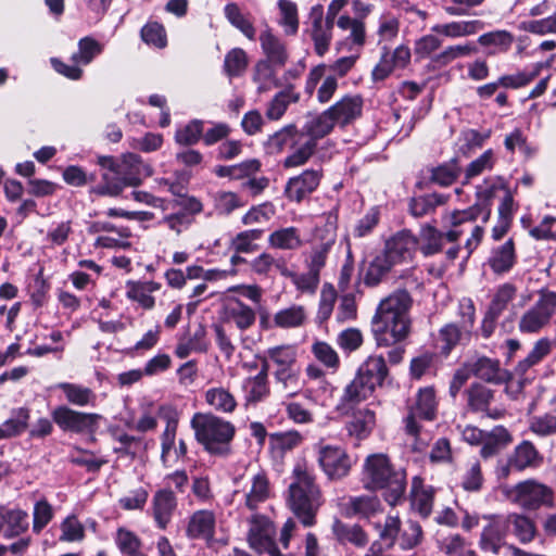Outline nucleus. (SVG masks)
<instances>
[{
  "label": "nucleus",
  "instance_id": "1",
  "mask_svg": "<svg viewBox=\"0 0 556 556\" xmlns=\"http://www.w3.org/2000/svg\"><path fill=\"white\" fill-rule=\"evenodd\" d=\"M412 305L413 299L404 289L396 290L380 301L372 318V330L378 345L390 346L408 338Z\"/></svg>",
  "mask_w": 556,
  "mask_h": 556
},
{
  "label": "nucleus",
  "instance_id": "2",
  "mask_svg": "<svg viewBox=\"0 0 556 556\" xmlns=\"http://www.w3.org/2000/svg\"><path fill=\"white\" fill-rule=\"evenodd\" d=\"M292 482L288 489V504L305 527L315 523L321 505V492L316 483L313 466L304 458L298 459L292 469Z\"/></svg>",
  "mask_w": 556,
  "mask_h": 556
},
{
  "label": "nucleus",
  "instance_id": "3",
  "mask_svg": "<svg viewBox=\"0 0 556 556\" xmlns=\"http://www.w3.org/2000/svg\"><path fill=\"white\" fill-rule=\"evenodd\" d=\"M368 491L384 490V500L392 506L403 497L406 489L405 471L395 469L382 453L368 455L363 464L362 479Z\"/></svg>",
  "mask_w": 556,
  "mask_h": 556
},
{
  "label": "nucleus",
  "instance_id": "4",
  "mask_svg": "<svg viewBox=\"0 0 556 556\" xmlns=\"http://www.w3.org/2000/svg\"><path fill=\"white\" fill-rule=\"evenodd\" d=\"M195 440L213 455L227 456L236 433L235 426L212 413H195L190 421Z\"/></svg>",
  "mask_w": 556,
  "mask_h": 556
},
{
  "label": "nucleus",
  "instance_id": "5",
  "mask_svg": "<svg viewBox=\"0 0 556 556\" xmlns=\"http://www.w3.org/2000/svg\"><path fill=\"white\" fill-rule=\"evenodd\" d=\"M151 175L152 168L150 165L144 164L139 155L128 153L119 162L117 176L104 175L103 184L92 186L90 194L115 198L123 192L125 187L139 186L144 178Z\"/></svg>",
  "mask_w": 556,
  "mask_h": 556
},
{
  "label": "nucleus",
  "instance_id": "6",
  "mask_svg": "<svg viewBox=\"0 0 556 556\" xmlns=\"http://www.w3.org/2000/svg\"><path fill=\"white\" fill-rule=\"evenodd\" d=\"M334 125L327 110L307 121L301 129L304 141L282 161V166L293 168L306 164L316 151L317 141L329 135Z\"/></svg>",
  "mask_w": 556,
  "mask_h": 556
},
{
  "label": "nucleus",
  "instance_id": "7",
  "mask_svg": "<svg viewBox=\"0 0 556 556\" xmlns=\"http://www.w3.org/2000/svg\"><path fill=\"white\" fill-rule=\"evenodd\" d=\"M556 314V292L549 289L538 291V299L518 320L521 333L534 334L548 327Z\"/></svg>",
  "mask_w": 556,
  "mask_h": 556
},
{
  "label": "nucleus",
  "instance_id": "8",
  "mask_svg": "<svg viewBox=\"0 0 556 556\" xmlns=\"http://www.w3.org/2000/svg\"><path fill=\"white\" fill-rule=\"evenodd\" d=\"M267 359L275 367L273 372L276 383L285 391L295 389L299 384L298 348L293 344H280L267 349Z\"/></svg>",
  "mask_w": 556,
  "mask_h": 556
},
{
  "label": "nucleus",
  "instance_id": "9",
  "mask_svg": "<svg viewBox=\"0 0 556 556\" xmlns=\"http://www.w3.org/2000/svg\"><path fill=\"white\" fill-rule=\"evenodd\" d=\"M507 522L502 517H490L489 523L483 527L479 539V547L483 553L498 556H542L525 552L515 545L507 544Z\"/></svg>",
  "mask_w": 556,
  "mask_h": 556
},
{
  "label": "nucleus",
  "instance_id": "10",
  "mask_svg": "<svg viewBox=\"0 0 556 556\" xmlns=\"http://www.w3.org/2000/svg\"><path fill=\"white\" fill-rule=\"evenodd\" d=\"M315 451L317 464L329 480L339 481L350 475L354 460L343 446L319 442Z\"/></svg>",
  "mask_w": 556,
  "mask_h": 556
},
{
  "label": "nucleus",
  "instance_id": "11",
  "mask_svg": "<svg viewBox=\"0 0 556 556\" xmlns=\"http://www.w3.org/2000/svg\"><path fill=\"white\" fill-rule=\"evenodd\" d=\"M507 496L511 502L528 510L554 505L553 489L535 479H527L517 483L508 490Z\"/></svg>",
  "mask_w": 556,
  "mask_h": 556
},
{
  "label": "nucleus",
  "instance_id": "12",
  "mask_svg": "<svg viewBox=\"0 0 556 556\" xmlns=\"http://www.w3.org/2000/svg\"><path fill=\"white\" fill-rule=\"evenodd\" d=\"M543 463V456L529 441L523 440L517 444L505 462L497 463L495 473L498 479L504 480L509 477L511 471H525L529 468H538Z\"/></svg>",
  "mask_w": 556,
  "mask_h": 556
},
{
  "label": "nucleus",
  "instance_id": "13",
  "mask_svg": "<svg viewBox=\"0 0 556 556\" xmlns=\"http://www.w3.org/2000/svg\"><path fill=\"white\" fill-rule=\"evenodd\" d=\"M51 417L62 431L76 434L94 432L101 419L99 414L76 410L67 405L54 407Z\"/></svg>",
  "mask_w": 556,
  "mask_h": 556
},
{
  "label": "nucleus",
  "instance_id": "14",
  "mask_svg": "<svg viewBox=\"0 0 556 556\" xmlns=\"http://www.w3.org/2000/svg\"><path fill=\"white\" fill-rule=\"evenodd\" d=\"M275 527L273 522L263 515H253L250 519L248 541L257 553H266L269 556H283L275 544Z\"/></svg>",
  "mask_w": 556,
  "mask_h": 556
},
{
  "label": "nucleus",
  "instance_id": "15",
  "mask_svg": "<svg viewBox=\"0 0 556 556\" xmlns=\"http://www.w3.org/2000/svg\"><path fill=\"white\" fill-rule=\"evenodd\" d=\"M270 482L264 470L250 472L245 478L242 489H237L235 494L241 496L244 506L250 510H255L270 497Z\"/></svg>",
  "mask_w": 556,
  "mask_h": 556
},
{
  "label": "nucleus",
  "instance_id": "16",
  "mask_svg": "<svg viewBox=\"0 0 556 556\" xmlns=\"http://www.w3.org/2000/svg\"><path fill=\"white\" fill-rule=\"evenodd\" d=\"M437 413V401L434 390L432 388L421 389L417 396L416 405L409 410L405 418V430L409 435L419 439L421 435L420 426L417 418L425 420H433Z\"/></svg>",
  "mask_w": 556,
  "mask_h": 556
},
{
  "label": "nucleus",
  "instance_id": "17",
  "mask_svg": "<svg viewBox=\"0 0 556 556\" xmlns=\"http://www.w3.org/2000/svg\"><path fill=\"white\" fill-rule=\"evenodd\" d=\"M324 177L321 168H307L301 174L290 177L285 186L283 194L290 202L301 203L315 192Z\"/></svg>",
  "mask_w": 556,
  "mask_h": 556
},
{
  "label": "nucleus",
  "instance_id": "18",
  "mask_svg": "<svg viewBox=\"0 0 556 556\" xmlns=\"http://www.w3.org/2000/svg\"><path fill=\"white\" fill-rule=\"evenodd\" d=\"M308 20L309 27L306 33L314 42L315 52L323 56L331 43L333 22L325 18L324 8L320 4L312 7Z\"/></svg>",
  "mask_w": 556,
  "mask_h": 556
},
{
  "label": "nucleus",
  "instance_id": "19",
  "mask_svg": "<svg viewBox=\"0 0 556 556\" xmlns=\"http://www.w3.org/2000/svg\"><path fill=\"white\" fill-rule=\"evenodd\" d=\"M418 248V238L409 230L393 235L384 247V253L397 265L413 260Z\"/></svg>",
  "mask_w": 556,
  "mask_h": 556
},
{
  "label": "nucleus",
  "instance_id": "20",
  "mask_svg": "<svg viewBox=\"0 0 556 556\" xmlns=\"http://www.w3.org/2000/svg\"><path fill=\"white\" fill-rule=\"evenodd\" d=\"M475 377L494 384L507 383L511 379L508 370L501 367L500 362L488 356H477L467 361Z\"/></svg>",
  "mask_w": 556,
  "mask_h": 556
},
{
  "label": "nucleus",
  "instance_id": "21",
  "mask_svg": "<svg viewBox=\"0 0 556 556\" xmlns=\"http://www.w3.org/2000/svg\"><path fill=\"white\" fill-rule=\"evenodd\" d=\"M375 390L376 388L356 372L354 379L344 388L337 410L349 415L356 405L371 396Z\"/></svg>",
  "mask_w": 556,
  "mask_h": 556
},
{
  "label": "nucleus",
  "instance_id": "22",
  "mask_svg": "<svg viewBox=\"0 0 556 556\" xmlns=\"http://www.w3.org/2000/svg\"><path fill=\"white\" fill-rule=\"evenodd\" d=\"M216 517L214 511L200 509L194 511L188 521L186 535L192 540H204L208 545L214 541Z\"/></svg>",
  "mask_w": 556,
  "mask_h": 556
},
{
  "label": "nucleus",
  "instance_id": "23",
  "mask_svg": "<svg viewBox=\"0 0 556 556\" xmlns=\"http://www.w3.org/2000/svg\"><path fill=\"white\" fill-rule=\"evenodd\" d=\"M363 98L359 94H348L327 109L336 125L342 127L351 124L362 115Z\"/></svg>",
  "mask_w": 556,
  "mask_h": 556
},
{
  "label": "nucleus",
  "instance_id": "24",
  "mask_svg": "<svg viewBox=\"0 0 556 556\" xmlns=\"http://www.w3.org/2000/svg\"><path fill=\"white\" fill-rule=\"evenodd\" d=\"M303 141L301 129L295 124H288L267 138L265 149L269 154L280 153L287 148L294 151Z\"/></svg>",
  "mask_w": 556,
  "mask_h": 556
},
{
  "label": "nucleus",
  "instance_id": "25",
  "mask_svg": "<svg viewBox=\"0 0 556 556\" xmlns=\"http://www.w3.org/2000/svg\"><path fill=\"white\" fill-rule=\"evenodd\" d=\"M481 214L480 204H473L466 210L451 213L448 216L450 229L445 232V239L450 242L457 241L463 233L469 231L471 225L477 222Z\"/></svg>",
  "mask_w": 556,
  "mask_h": 556
},
{
  "label": "nucleus",
  "instance_id": "26",
  "mask_svg": "<svg viewBox=\"0 0 556 556\" xmlns=\"http://www.w3.org/2000/svg\"><path fill=\"white\" fill-rule=\"evenodd\" d=\"M467 397V406L470 410L476 413H484L492 418H498L500 413L490 410V405L494 400V391L489 387L473 382L465 392Z\"/></svg>",
  "mask_w": 556,
  "mask_h": 556
},
{
  "label": "nucleus",
  "instance_id": "27",
  "mask_svg": "<svg viewBox=\"0 0 556 556\" xmlns=\"http://www.w3.org/2000/svg\"><path fill=\"white\" fill-rule=\"evenodd\" d=\"M177 508V500L170 490L157 491L152 500V515L156 526L165 529Z\"/></svg>",
  "mask_w": 556,
  "mask_h": 556
},
{
  "label": "nucleus",
  "instance_id": "28",
  "mask_svg": "<svg viewBox=\"0 0 556 556\" xmlns=\"http://www.w3.org/2000/svg\"><path fill=\"white\" fill-rule=\"evenodd\" d=\"M29 527L28 514L22 509L0 508V532L3 536L13 539L27 531Z\"/></svg>",
  "mask_w": 556,
  "mask_h": 556
},
{
  "label": "nucleus",
  "instance_id": "29",
  "mask_svg": "<svg viewBox=\"0 0 556 556\" xmlns=\"http://www.w3.org/2000/svg\"><path fill=\"white\" fill-rule=\"evenodd\" d=\"M64 394L66 402L77 407H94L98 396L88 387L72 382H61L56 386Z\"/></svg>",
  "mask_w": 556,
  "mask_h": 556
},
{
  "label": "nucleus",
  "instance_id": "30",
  "mask_svg": "<svg viewBox=\"0 0 556 556\" xmlns=\"http://www.w3.org/2000/svg\"><path fill=\"white\" fill-rule=\"evenodd\" d=\"M260 41L269 64L282 67L287 63L289 55L286 45L270 29L260 35Z\"/></svg>",
  "mask_w": 556,
  "mask_h": 556
},
{
  "label": "nucleus",
  "instance_id": "31",
  "mask_svg": "<svg viewBox=\"0 0 556 556\" xmlns=\"http://www.w3.org/2000/svg\"><path fill=\"white\" fill-rule=\"evenodd\" d=\"M161 283L156 281H127L126 295L129 300L137 302L142 308L151 309L155 305L152 293L161 289Z\"/></svg>",
  "mask_w": 556,
  "mask_h": 556
},
{
  "label": "nucleus",
  "instance_id": "32",
  "mask_svg": "<svg viewBox=\"0 0 556 556\" xmlns=\"http://www.w3.org/2000/svg\"><path fill=\"white\" fill-rule=\"evenodd\" d=\"M300 94L294 90L293 85H287L285 89L277 92L268 102L265 115L269 121H279L287 112L291 103H296Z\"/></svg>",
  "mask_w": 556,
  "mask_h": 556
},
{
  "label": "nucleus",
  "instance_id": "33",
  "mask_svg": "<svg viewBox=\"0 0 556 556\" xmlns=\"http://www.w3.org/2000/svg\"><path fill=\"white\" fill-rule=\"evenodd\" d=\"M225 315L240 331L248 330L256 320L254 309L239 299H233L226 305Z\"/></svg>",
  "mask_w": 556,
  "mask_h": 556
},
{
  "label": "nucleus",
  "instance_id": "34",
  "mask_svg": "<svg viewBox=\"0 0 556 556\" xmlns=\"http://www.w3.org/2000/svg\"><path fill=\"white\" fill-rule=\"evenodd\" d=\"M483 28V22L479 20H471L438 24L434 25L431 30L447 38H459L475 35Z\"/></svg>",
  "mask_w": 556,
  "mask_h": 556
},
{
  "label": "nucleus",
  "instance_id": "35",
  "mask_svg": "<svg viewBox=\"0 0 556 556\" xmlns=\"http://www.w3.org/2000/svg\"><path fill=\"white\" fill-rule=\"evenodd\" d=\"M513 437L509 431L503 427L497 426L492 429L489 433L484 435L482 441V446L480 450V455L488 459L497 455L502 450H504L509 443H511Z\"/></svg>",
  "mask_w": 556,
  "mask_h": 556
},
{
  "label": "nucleus",
  "instance_id": "36",
  "mask_svg": "<svg viewBox=\"0 0 556 556\" xmlns=\"http://www.w3.org/2000/svg\"><path fill=\"white\" fill-rule=\"evenodd\" d=\"M357 374L377 388L382 386L389 370L382 355H371L359 366Z\"/></svg>",
  "mask_w": 556,
  "mask_h": 556
},
{
  "label": "nucleus",
  "instance_id": "37",
  "mask_svg": "<svg viewBox=\"0 0 556 556\" xmlns=\"http://www.w3.org/2000/svg\"><path fill=\"white\" fill-rule=\"evenodd\" d=\"M204 399L208 406L223 414L233 413L238 405L235 395L224 387L207 389Z\"/></svg>",
  "mask_w": 556,
  "mask_h": 556
},
{
  "label": "nucleus",
  "instance_id": "38",
  "mask_svg": "<svg viewBox=\"0 0 556 556\" xmlns=\"http://www.w3.org/2000/svg\"><path fill=\"white\" fill-rule=\"evenodd\" d=\"M332 532L341 543H351L356 547H364L368 543V535L358 525H346L336 519L332 523Z\"/></svg>",
  "mask_w": 556,
  "mask_h": 556
},
{
  "label": "nucleus",
  "instance_id": "39",
  "mask_svg": "<svg viewBox=\"0 0 556 556\" xmlns=\"http://www.w3.org/2000/svg\"><path fill=\"white\" fill-rule=\"evenodd\" d=\"M507 186L503 178L495 177L485 179L481 185L477 187V199L478 202L476 204H480L482 208V213L485 212L483 216V222L485 223L490 216V205L496 192L498 190L506 191Z\"/></svg>",
  "mask_w": 556,
  "mask_h": 556
},
{
  "label": "nucleus",
  "instance_id": "40",
  "mask_svg": "<svg viewBox=\"0 0 556 556\" xmlns=\"http://www.w3.org/2000/svg\"><path fill=\"white\" fill-rule=\"evenodd\" d=\"M268 439L270 451L279 457H283L303 442V435L296 430L270 433Z\"/></svg>",
  "mask_w": 556,
  "mask_h": 556
},
{
  "label": "nucleus",
  "instance_id": "41",
  "mask_svg": "<svg viewBox=\"0 0 556 556\" xmlns=\"http://www.w3.org/2000/svg\"><path fill=\"white\" fill-rule=\"evenodd\" d=\"M352 419L346 424V430L350 435L358 439L366 438L375 426V413L368 408H362L350 413Z\"/></svg>",
  "mask_w": 556,
  "mask_h": 556
},
{
  "label": "nucleus",
  "instance_id": "42",
  "mask_svg": "<svg viewBox=\"0 0 556 556\" xmlns=\"http://www.w3.org/2000/svg\"><path fill=\"white\" fill-rule=\"evenodd\" d=\"M516 261L515 245L513 239L507 240L504 244L493 250L489 264L496 274L510 270Z\"/></svg>",
  "mask_w": 556,
  "mask_h": 556
},
{
  "label": "nucleus",
  "instance_id": "43",
  "mask_svg": "<svg viewBox=\"0 0 556 556\" xmlns=\"http://www.w3.org/2000/svg\"><path fill=\"white\" fill-rule=\"evenodd\" d=\"M433 490L422 485L421 479L415 477L412 484V506L422 517H428L432 511Z\"/></svg>",
  "mask_w": 556,
  "mask_h": 556
},
{
  "label": "nucleus",
  "instance_id": "44",
  "mask_svg": "<svg viewBox=\"0 0 556 556\" xmlns=\"http://www.w3.org/2000/svg\"><path fill=\"white\" fill-rule=\"evenodd\" d=\"M268 244L279 250H296L303 241L298 228L286 227L273 231L268 237Z\"/></svg>",
  "mask_w": 556,
  "mask_h": 556
},
{
  "label": "nucleus",
  "instance_id": "45",
  "mask_svg": "<svg viewBox=\"0 0 556 556\" xmlns=\"http://www.w3.org/2000/svg\"><path fill=\"white\" fill-rule=\"evenodd\" d=\"M30 412L26 407H20L13 412V416L0 425V440L17 437L28 427Z\"/></svg>",
  "mask_w": 556,
  "mask_h": 556
},
{
  "label": "nucleus",
  "instance_id": "46",
  "mask_svg": "<svg viewBox=\"0 0 556 556\" xmlns=\"http://www.w3.org/2000/svg\"><path fill=\"white\" fill-rule=\"evenodd\" d=\"M306 318L304 306L293 304L274 315V326L282 329L296 328L303 326Z\"/></svg>",
  "mask_w": 556,
  "mask_h": 556
},
{
  "label": "nucleus",
  "instance_id": "47",
  "mask_svg": "<svg viewBox=\"0 0 556 556\" xmlns=\"http://www.w3.org/2000/svg\"><path fill=\"white\" fill-rule=\"evenodd\" d=\"M448 197L440 193H429L413 198L409 202V212L414 217H424L435 211L440 205L446 203Z\"/></svg>",
  "mask_w": 556,
  "mask_h": 556
},
{
  "label": "nucleus",
  "instance_id": "48",
  "mask_svg": "<svg viewBox=\"0 0 556 556\" xmlns=\"http://www.w3.org/2000/svg\"><path fill=\"white\" fill-rule=\"evenodd\" d=\"M381 509V503L375 495H361L349 498L346 503L348 515H358L369 518Z\"/></svg>",
  "mask_w": 556,
  "mask_h": 556
},
{
  "label": "nucleus",
  "instance_id": "49",
  "mask_svg": "<svg viewBox=\"0 0 556 556\" xmlns=\"http://www.w3.org/2000/svg\"><path fill=\"white\" fill-rule=\"evenodd\" d=\"M253 81L256 84L258 93H264L273 88L280 87V81L276 77L273 64L267 61H258L254 66Z\"/></svg>",
  "mask_w": 556,
  "mask_h": 556
},
{
  "label": "nucleus",
  "instance_id": "50",
  "mask_svg": "<svg viewBox=\"0 0 556 556\" xmlns=\"http://www.w3.org/2000/svg\"><path fill=\"white\" fill-rule=\"evenodd\" d=\"M513 42L514 36L507 30H494L485 33L478 38L479 45L492 48V50L489 51L490 55L508 51Z\"/></svg>",
  "mask_w": 556,
  "mask_h": 556
},
{
  "label": "nucleus",
  "instance_id": "51",
  "mask_svg": "<svg viewBox=\"0 0 556 556\" xmlns=\"http://www.w3.org/2000/svg\"><path fill=\"white\" fill-rule=\"evenodd\" d=\"M321 219L324 220V226L316 227L314 238L318 241V247L330 250L337 238L338 215L331 211L324 214Z\"/></svg>",
  "mask_w": 556,
  "mask_h": 556
},
{
  "label": "nucleus",
  "instance_id": "52",
  "mask_svg": "<svg viewBox=\"0 0 556 556\" xmlns=\"http://www.w3.org/2000/svg\"><path fill=\"white\" fill-rule=\"evenodd\" d=\"M504 520L507 522V530L513 527V533L519 540L520 543L527 544L534 539L535 526L533 521L519 514L508 515Z\"/></svg>",
  "mask_w": 556,
  "mask_h": 556
},
{
  "label": "nucleus",
  "instance_id": "53",
  "mask_svg": "<svg viewBox=\"0 0 556 556\" xmlns=\"http://www.w3.org/2000/svg\"><path fill=\"white\" fill-rule=\"evenodd\" d=\"M337 26L343 30L349 31L346 40L357 47H363L366 41L365 24L359 18H353L349 15H341L337 20Z\"/></svg>",
  "mask_w": 556,
  "mask_h": 556
},
{
  "label": "nucleus",
  "instance_id": "54",
  "mask_svg": "<svg viewBox=\"0 0 556 556\" xmlns=\"http://www.w3.org/2000/svg\"><path fill=\"white\" fill-rule=\"evenodd\" d=\"M517 288L513 283H504L500 286L489 306V316L498 318V316L507 308L508 304L515 299Z\"/></svg>",
  "mask_w": 556,
  "mask_h": 556
},
{
  "label": "nucleus",
  "instance_id": "55",
  "mask_svg": "<svg viewBox=\"0 0 556 556\" xmlns=\"http://www.w3.org/2000/svg\"><path fill=\"white\" fill-rule=\"evenodd\" d=\"M420 250L425 256L439 253L443 247L445 233L438 230L434 226L424 225L420 229Z\"/></svg>",
  "mask_w": 556,
  "mask_h": 556
},
{
  "label": "nucleus",
  "instance_id": "56",
  "mask_svg": "<svg viewBox=\"0 0 556 556\" xmlns=\"http://www.w3.org/2000/svg\"><path fill=\"white\" fill-rule=\"evenodd\" d=\"M262 229H250L237 233L230 241V249L236 253H253L258 250L256 243L263 236Z\"/></svg>",
  "mask_w": 556,
  "mask_h": 556
},
{
  "label": "nucleus",
  "instance_id": "57",
  "mask_svg": "<svg viewBox=\"0 0 556 556\" xmlns=\"http://www.w3.org/2000/svg\"><path fill=\"white\" fill-rule=\"evenodd\" d=\"M103 46L92 37H84L78 41V51L72 55L73 63L88 65L101 54Z\"/></svg>",
  "mask_w": 556,
  "mask_h": 556
},
{
  "label": "nucleus",
  "instance_id": "58",
  "mask_svg": "<svg viewBox=\"0 0 556 556\" xmlns=\"http://www.w3.org/2000/svg\"><path fill=\"white\" fill-rule=\"evenodd\" d=\"M224 11L226 18L233 27L238 28L248 39L255 40L256 30L253 24L244 16L236 3H228Z\"/></svg>",
  "mask_w": 556,
  "mask_h": 556
},
{
  "label": "nucleus",
  "instance_id": "59",
  "mask_svg": "<svg viewBox=\"0 0 556 556\" xmlns=\"http://www.w3.org/2000/svg\"><path fill=\"white\" fill-rule=\"evenodd\" d=\"M394 265L396 264L384 252L376 256L367 269L365 276L366 285H378Z\"/></svg>",
  "mask_w": 556,
  "mask_h": 556
},
{
  "label": "nucleus",
  "instance_id": "60",
  "mask_svg": "<svg viewBox=\"0 0 556 556\" xmlns=\"http://www.w3.org/2000/svg\"><path fill=\"white\" fill-rule=\"evenodd\" d=\"M280 11L279 24L282 26L286 35H295L299 30L298 7L290 0H278Z\"/></svg>",
  "mask_w": 556,
  "mask_h": 556
},
{
  "label": "nucleus",
  "instance_id": "61",
  "mask_svg": "<svg viewBox=\"0 0 556 556\" xmlns=\"http://www.w3.org/2000/svg\"><path fill=\"white\" fill-rule=\"evenodd\" d=\"M247 404H256L269 395L268 380L262 377H250L243 384Z\"/></svg>",
  "mask_w": 556,
  "mask_h": 556
},
{
  "label": "nucleus",
  "instance_id": "62",
  "mask_svg": "<svg viewBox=\"0 0 556 556\" xmlns=\"http://www.w3.org/2000/svg\"><path fill=\"white\" fill-rule=\"evenodd\" d=\"M495 164L493 150L484 151L479 157L471 161L464 170L463 184H468L472 178L480 176L485 170H491Z\"/></svg>",
  "mask_w": 556,
  "mask_h": 556
},
{
  "label": "nucleus",
  "instance_id": "63",
  "mask_svg": "<svg viewBox=\"0 0 556 556\" xmlns=\"http://www.w3.org/2000/svg\"><path fill=\"white\" fill-rule=\"evenodd\" d=\"M115 542L121 553L125 556H146L140 551V539L129 530L119 528L116 532Z\"/></svg>",
  "mask_w": 556,
  "mask_h": 556
},
{
  "label": "nucleus",
  "instance_id": "64",
  "mask_svg": "<svg viewBox=\"0 0 556 556\" xmlns=\"http://www.w3.org/2000/svg\"><path fill=\"white\" fill-rule=\"evenodd\" d=\"M462 168L454 159L448 163L439 165L431 172V180L442 187L451 186L459 177Z\"/></svg>",
  "mask_w": 556,
  "mask_h": 556
}]
</instances>
